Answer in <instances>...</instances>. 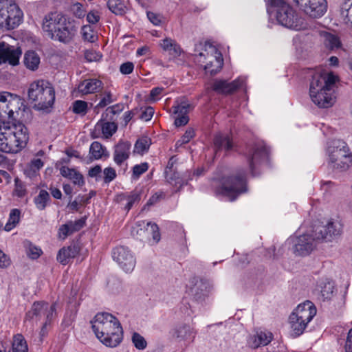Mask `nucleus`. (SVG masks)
<instances>
[{
  "label": "nucleus",
  "instance_id": "15",
  "mask_svg": "<svg viewBox=\"0 0 352 352\" xmlns=\"http://www.w3.org/2000/svg\"><path fill=\"white\" fill-rule=\"evenodd\" d=\"M21 54L20 47H16L5 42L0 43V64L8 63L14 66L17 65Z\"/></svg>",
  "mask_w": 352,
  "mask_h": 352
},
{
  "label": "nucleus",
  "instance_id": "53",
  "mask_svg": "<svg viewBox=\"0 0 352 352\" xmlns=\"http://www.w3.org/2000/svg\"><path fill=\"white\" fill-rule=\"evenodd\" d=\"M71 10L75 16L82 19L86 14V10L83 8L80 3H75L71 7Z\"/></svg>",
  "mask_w": 352,
  "mask_h": 352
},
{
  "label": "nucleus",
  "instance_id": "36",
  "mask_svg": "<svg viewBox=\"0 0 352 352\" xmlns=\"http://www.w3.org/2000/svg\"><path fill=\"white\" fill-rule=\"evenodd\" d=\"M96 126H100L102 133L105 138H111L117 131V124L113 122H102V121L97 123Z\"/></svg>",
  "mask_w": 352,
  "mask_h": 352
},
{
  "label": "nucleus",
  "instance_id": "38",
  "mask_svg": "<svg viewBox=\"0 0 352 352\" xmlns=\"http://www.w3.org/2000/svg\"><path fill=\"white\" fill-rule=\"evenodd\" d=\"M21 211L19 209H12L10 211L9 219L3 230L9 232L12 230L19 222Z\"/></svg>",
  "mask_w": 352,
  "mask_h": 352
},
{
  "label": "nucleus",
  "instance_id": "46",
  "mask_svg": "<svg viewBox=\"0 0 352 352\" xmlns=\"http://www.w3.org/2000/svg\"><path fill=\"white\" fill-rule=\"evenodd\" d=\"M131 340L135 347L138 350H144L147 346V342L144 338L137 332L133 333Z\"/></svg>",
  "mask_w": 352,
  "mask_h": 352
},
{
  "label": "nucleus",
  "instance_id": "13",
  "mask_svg": "<svg viewBox=\"0 0 352 352\" xmlns=\"http://www.w3.org/2000/svg\"><path fill=\"white\" fill-rule=\"evenodd\" d=\"M112 257L126 272L134 269L135 260L127 248L120 246L114 248Z\"/></svg>",
  "mask_w": 352,
  "mask_h": 352
},
{
  "label": "nucleus",
  "instance_id": "24",
  "mask_svg": "<svg viewBox=\"0 0 352 352\" xmlns=\"http://www.w3.org/2000/svg\"><path fill=\"white\" fill-rule=\"evenodd\" d=\"M273 339V334L270 331H256V333L250 337L248 344L252 349H256L261 346L267 345Z\"/></svg>",
  "mask_w": 352,
  "mask_h": 352
},
{
  "label": "nucleus",
  "instance_id": "37",
  "mask_svg": "<svg viewBox=\"0 0 352 352\" xmlns=\"http://www.w3.org/2000/svg\"><path fill=\"white\" fill-rule=\"evenodd\" d=\"M106 148L102 146L99 142H94L89 148V153L91 157L94 160H99L103 155L109 156V154H105Z\"/></svg>",
  "mask_w": 352,
  "mask_h": 352
},
{
  "label": "nucleus",
  "instance_id": "64",
  "mask_svg": "<svg viewBox=\"0 0 352 352\" xmlns=\"http://www.w3.org/2000/svg\"><path fill=\"white\" fill-rule=\"evenodd\" d=\"M344 349L345 352H352V328L347 334Z\"/></svg>",
  "mask_w": 352,
  "mask_h": 352
},
{
  "label": "nucleus",
  "instance_id": "54",
  "mask_svg": "<svg viewBox=\"0 0 352 352\" xmlns=\"http://www.w3.org/2000/svg\"><path fill=\"white\" fill-rule=\"evenodd\" d=\"M165 175L166 179L168 182L170 184L175 182V185L177 184H179L181 186L184 184L182 179L179 178L177 173L169 172L168 170H166Z\"/></svg>",
  "mask_w": 352,
  "mask_h": 352
},
{
  "label": "nucleus",
  "instance_id": "51",
  "mask_svg": "<svg viewBox=\"0 0 352 352\" xmlns=\"http://www.w3.org/2000/svg\"><path fill=\"white\" fill-rule=\"evenodd\" d=\"M195 136V131L193 129H188L185 133L182 135L180 140L176 142V146H182V144H187Z\"/></svg>",
  "mask_w": 352,
  "mask_h": 352
},
{
  "label": "nucleus",
  "instance_id": "33",
  "mask_svg": "<svg viewBox=\"0 0 352 352\" xmlns=\"http://www.w3.org/2000/svg\"><path fill=\"white\" fill-rule=\"evenodd\" d=\"M334 283L332 281H327L322 283L318 299L323 302L330 300L334 295Z\"/></svg>",
  "mask_w": 352,
  "mask_h": 352
},
{
  "label": "nucleus",
  "instance_id": "7",
  "mask_svg": "<svg viewBox=\"0 0 352 352\" xmlns=\"http://www.w3.org/2000/svg\"><path fill=\"white\" fill-rule=\"evenodd\" d=\"M28 99L37 110H47L55 100V91L48 82L38 80L32 82L28 89Z\"/></svg>",
  "mask_w": 352,
  "mask_h": 352
},
{
  "label": "nucleus",
  "instance_id": "10",
  "mask_svg": "<svg viewBox=\"0 0 352 352\" xmlns=\"http://www.w3.org/2000/svg\"><path fill=\"white\" fill-rule=\"evenodd\" d=\"M293 1L300 10L313 19L320 18L327 12L326 0H293Z\"/></svg>",
  "mask_w": 352,
  "mask_h": 352
},
{
  "label": "nucleus",
  "instance_id": "21",
  "mask_svg": "<svg viewBox=\"0 0 352 352\" xmlns=\"http://www.w3.org/2000/svg\"><path fill=\"white\" fill-rule=\"evenodd\" d=\"M131 144L128 141L120 140L114 147L113 160L115 163L120 166L124 161L129 159Z\"/></svg>",
  "mask_w": 352,
  "mask_h": 352
},
{
  "label": "nucleus",
  "instance_id": "5",
  "mask_svg": "<svg viewBox=\"0 0 352 352\" xmlns=\"http://www.w3.org/2000/svg\"><path fill=\"white\" fill-rule=\"evenodd\" d=\"M267 12L271 14L276 12V17L279 24L289 29L300 30L307 27L304 19L283 0H266Z\"/></svg>",
  "mask_w": 352,
  "mask_h": 352
},
{
  "label": "nucleus",
  "instance_id": "25",
  "mask_svg": "<svg viewBox=\"0 0 352 352\" xmlns=\"http://www.w3.org/2000/svg\"><path fill=\"white\" fill-rule=\"evenodd\" d=\"M80 252L78 244L74 243L67 248H61L57 255V261L63 265L69 263L71 258L76 257Z\"/></svg>",
  "mask_w": 352,
  "mask_h": 352
},
{
  "label": "nucleus",
  "instance_id": "4",
  "mask_svg": "<svg viewBox=\"0 0 352 352\" xmlns=\"http://www.w3.org/2000/svg\"><path fill=\"white\" fill-rule=\"evenodd\" d=\"M29 140L27 127L22 123L4 124V131L1 132L0 151L14 153L23 148Z\"/></svg>",
  "mask_w": 352,
  "mask_h": 352
},
{
  "label": "nucleus",
  "instance_id": "16",
  "mask_svg": "<svg viewBox=\"0 0 352 352\" xmlns=\"http://www.w3.org/2000/svg\"><path fill=\"white\" fill-rule=\"evenodd\" d=\"M193 286L191 287V293L194 299L199 302H203L212 291L213 285L210 280L195 277L192 280Z\"/></svg>",
  "mask_w": 352,
  "mask_h": 352
},
{
  "label": "nucleus",
  "instance_id": "19",
  "mask_svg": "<svg viewBox=\"0 0 352 352\" xmlns=\"http://www.w3.org/2000/svg\"><path fill=\"white\" fill-rule=\"evenodd\" d=\"M292 313L297 319L308 324L316 314V308L311 301L307 300L300 304Z\"/></svg>",
  "mask_w": 352,
  "mask_h": 352
},
{
  "label": "nucleus",
  "instance_id": "18",
  "mask_svg": "<svg viewBox=\"0 0 352 352\" xmlns=\"http://www.w3.org/2000/svg\"><path fill=\"white\" fill-rule=\"evenodd\" d=\"M322 38V49L327 54L336 53L342 48L340 38L328 32H322L320 34Z\"/></svg>",
  "mask_w": 352,
  "mask_h": 352
},
{
  "label": "nucleus",
  "instance_id": "27",
  "mask_svg": "<svg viewBox=\"0 0 352 352\" xmlns=\"http://www.w3.org/2000/svg\"><path fill=\"white\" fill-rule=\"evenodd\" d=\"M60 173L63 177L72 180L74 184L81 186L85 183L82 175L74 168L63 166L60 168Z\"/></svg>",
  "mask_w": 352,
  "mask_h": 352
},
{
  "label": "nucleus",
  "instance_id": "55",
  "mask_svg": "<svg viewBox=\"0 0 352 352\" xmlns=\"http://www.w3.org/2000/svg\"><path fill=\"white\" fill-rule=\"evenodd\" d=\"M103 174L104 182L107 184L113 180L116 177V170L111 167L104 168L103 170Z\"/></svg>",
  "mask_w": 352,
  "mask_h": 352
},
{
  "label": "nucleus",
  "instance_id": "50",
  "mask_svg": "<svg viewBox=\"0 0 352 352\" xmlns=\"http://www.w3.org/2000/svg\"><path fill=\"white\" fill-rule=\"evenodd\" d=\"M190 107V105L188 103H187L186 101H182L180 104L173 107V113L178 115H187Z\"/></svg>",
  "mask_w": 352,
  "mask_h": 352
},
{
  "label": "nucleus",
  "instance_id": "35",
  "mask_svg": "<svg viewBox=\"0 0 352 352\" xmlns=\"http://www.w3.org/2000/svg\"><path fill=\"white\" fill-rule=\"evenodd\" d=\"M108 8L116 15H123L126 13V6L123 0H108Z\"/></svg>",
  "mask_w": 352,
  "mask_h": 352
},
{
  "label": "nucleus",
  "instance_id": "47",
  "mask_svg": "<svg viewBox=\"0 0 352 352\" xmlns=\"http://www.w3.org/2000/svg\"><path fill=\"white\" fill-rule=\"evenodd\" d=\"M86 219L87 217L85 216L75 221H69L67 222L72 234L79 231L85 226Z\"/></svg>",
  "mask_w": 352,
  "mask_h": 352
},
{
  "label": "nucleus",
  "instance_id": "26",
  "mask_svg": "<svg viewBox=\"0 0 352 352\" xmlns=\"http://www.w3.org/2000/svg\"><path fill=\"white\" fill-rule=\"evenodd\" d=\"M214 146L216 150V153L222 149L229 151L232 148V142L228 134L218 133L213 139Z\"/></svg>",
  "mask_w": 352,
  "mask_h": 352
},
{
  "label": "nucleus",
  "instance_id": "34",
  "mask_svg": "<svg viewBox=\"0 0 352 352\" xmlns=\"http://www.w3.org/2000/svg\"><path fill=\"white\" fill-rule=\"evenodd\" d=\"M340 15L344 23L352 28V0H344L341 4Z\"/></svg>",
  "mask_w": 352,
  "mask_h": 352
},
{
  "label": "nucleus",
  "instance_id": "63",
  "mask_svg": "<svg viewBox=\"0 0 352 352\" xmlns=\"http://www.w3.org/2000/svg\"><path fill=\"white\" fill-rule=\"evenodd\" d=\"M189 118L187 115H178L175 120L176 126H182L186 125L188 122Z\"/></svg>",
  "mask_w": 352,
  "mask_h": 352
},
{
  "label": "nucleus",
  "instance_id": "60",
  "mask_svg": "<svg viewBox=\"0 0 352 352\" xmlns=\"http://www.w3.org/2000/svg\"><path fill=\"white\" fill-rule=\"evenodd\" d=\"M154 113V109L151 107H147L141 113L140 118L145 121H148L151 119Z\"/></svg>",
  "mask_w": 352,
  "mask_h": 352
},
{
  "label": "nucleus",
  "instance_id": "29",
  "mask_svg": "<svg viewBox=\"0 0 352 352\" xmlns=\"http://www.w3.org/2000/svg\"><path fill=\"white\" fill-rule=\"evenodd\" d=\"M102 82L98 79H87L82 82L78 86L80 92L87 94L98 91L102 86Z\"/></svg>",
  "mask_w": 352,
  "mask_h": 352
},
{
  "label": "nucleus",
  "instance_id": "12",
  "mask_svg": "<svg viewBox=\"0 0 352 352\" xmlns=\"http://www.w3.org/2000/svg\"><path fill=\"white\" fill-rule=\"evenodd\" d=\"M269 151L265 144L263 142H258L254 145L249 151L248 156V162L249 168L253 177L258 174L256 173V167L263 161L267 159Z\"/></svg>",
  "mask_w": 352,
  "mask_h": 352
},
{
  "label": "nucleus",
  "instance_id": "31",
  "mask_svg": "<svg viewBox=\"0 0 352 352\" xmlns=\"http://www.w3.org/2000/svg\"><path fill=\"white\" fill-rule=\"evenodd\" d=\"M164 50L168 51L173 57H178L182 53L180 46L173 39L166 38L162 41L160 44Z\"/></svg>",
  "mask_w": 352,
  "mask_h": 352
},
{
  "label": "nucleus",
  "instance_id": "41",
  "mask_svg": "<svg viewBox=\"0 0 352 352\" xmlns=\"http://www.w3.org/2000/svg\"><path fill=\"white\" fill-rule=\"evenodd\" d=\"M50 199L49 193L45 190H41L38 195L34 198V204L38 210H43L47 206Z\"/></svg>",
  "mask_w": 352,
  "mask_h": 352
},
{
  "label": "nucleus",
  "instance_id": "39",
  "mask_svg": "<svg viewBox=\"0 0 352 352\" xmlns=\"http://www.w3.org/2000/svg\"><path fill=\"white\" fill-rule=\"evenodd\" d=\"M24 248L28 257L32 259L38 258L43 253L41 249L34 245L31 241L25 240L23 242Z\"/></svg>",
  "mask_w": 352,
  "mask_h": 352
},
{
  "label": "nucleus",
  "instance_id": "20",
  "mask_svg": "<svg viewBox=\"0 0 352 352\" xmlns=\"http://www.w3.org/2000/svg\"><path fill=\"white\" fill-rule=\"evenodd\" d=\"M243 80L239 78L231 82L223 80H217L214 82L212 89L219 94H231L243 86Z\"/></svg>",
  "mask_w": 352,
  "mask_h": 352
},
{
  "label": "nucleus",
  "instance_id": "59",
  "mask_svg": "<svg viewBox=\"0 0 352 352\" xmlns=\"http://www.w3.org/2000/svg\"><path fill=\"white\" fill-rule=\"evenodd\" d=\"M123 109L124 104L122 103L116 104L115 105L108 107L106 109V114L107 116H108L109 113L113 115L118 114L120 112H122Z\"/></svg>",
  "mask_w": 352,
  "mask_h": 352
},
{
  "label": "nucleus",
  "instance_id": "30",
  "mask_svg": "<svg viewBox=\"0 0 352 352\" xmlns=\"http://www.w3.org/2000/svg\"><path fill=\"white\" fill-rule=\"evenodd\" d=\"M23 63L28 69L35 71L40 64V57L36 52L28 51L24 55Z\"/></svg>",
  "mask_w": 352,
  "mask_h": 352
},
{
  "label": "nucleus",
  "instance_id": "43",
  "mask_svg": "<svg viewBox=\"0 0 352 352\" xmlns=\"http://www.w3.org/2000/svg\"><path fill=\"white\" fill-rule=\"evenodd\" d=\"M7 92L0 94V120L9 118V104L8 102V97L6 96Z\"/></svg>",
  "mask_w": 352,
  "mask_h": 352
},
{
  "label": "nucleus",
  "instance_id": "45",
  "mask_svg": "<svg viewBox=\"0 0 352 352\" xmlns=\"http://www.w3.org/2000/svg\"><path fill=\"white\" fill-rule=\"evenodd\" d=\"M82 35L85 41L90 43L95 42L98 38V36L94 32L93 28L89 25L82 26Z\"/></svg>",
  "mask_w": 352,
  "mask_h": 352
},
{
  "label": "nucleus",
  "instance_id": "57",
  "mask_svg": "<svg viewBox=\"0 0 352 352\" xmlns=\"http://www.w3.org/2000/svg\"><path fill=\"white\" fill-rule=\"evenodd\" d=\"M148 20L155 25H160L162 21V16L159 14L153 12H147L146 13Z\"/></svg>",
  "mask_w": 352,
  "mask_h": 352
},
{
  "label": "nucleus",
  "instance_id": "23",
  "mask_svg": "<svg viewBox=\"0 0 352 352\" xmlns=\"http://www.w3.org/2000/svg\"><path fill=\"white\" fill-rule=\"evenodd\" d=\"M313 102L320 108H329L335 102V98L330 91H317L310 94Z\"/></svg>",
  "mask_w": 352,
  "mask_h": 352
},
{
  "label": "nucleus",
  "instance_id": "2",
  "mask_svg": "<svg viewBox=\"0 0 352 352\" xmlns=\"http://www.w3.org/2000/svg\"><path fill=\"white\" fill-rule=\"evenodd\" d=\"M43 30L51 39L67 44L75 36L78 27L74 20L54 12L45 16Z\"/></svg>",
  "mask_w": 352,
  "mask_h": 352
},
{
  "label": "nucleus",
  "instance_id": "58",
  "mask_svg": "<svg viewBox=\"0 0 352 352\" xmlns=\"http://www.w3.org/2000/svg\"><path fill=\"white\" fill-rule=\"evenodd\" d=\"M134 69V65L132 62H126L120 67V72L124 75L131 74Z\"/></svg>",
  "mask_w": 352,
  "mask_h": 352
},
{
  "label": "nucleus",
  "instance_id": "1",
  "mask_svg": "<svg viewBox=\"0 0 352 352\" xmlns=\"http://www.w3.org/2000/svg\"><path fill=\"white\" fill-rule=\"evenodd\" d=\"M91 322L96 337L105 346L113 348L122 342V328L119 320L112 314L98 313Z\"/></svg>",
  "mask_w": 352,
  "mask_h": 352
},
{
  "label": "nucleus",
  "instance_id": "14",
  "mask_svg": "<svg viewBox=\"0 0 352 352\" xmlns=\"http://www.w3.org/2000/svg\"><path fill=\"white\" fill-rule=\"evenodd\" d=\"M315 234H308L300 235L296 237L294 241V253L298 256H306L309 254L316 247Z\"/></svg>",
  "mask_w": 352,
  "mask_h": 352
},
{
  "label": "nucleus",
  "instance_id": "28",
  "mask_svg": "<svg viewBox=\"0 0 352 352\" xmlns=\"http://www.w3.org/2000/svg\"><path fill=\"white\" fill-rule=\"evenodd\" d=\"M6 96L8 97L9 111L8 112L9 118H12L14 113H18L21 108L24 109L23 100L19 96L10 93H6Z\"/></svg>",
  "mask_w": 352,
  "mask_h": 352
},
{
  "label": "nucleus",
  "instance_id": "9",
  "mask_svg": "<svg viewBox=\"0 0 352 352\" xmlns=\"http://www.w3.org/2000/svg\"><path fill=\"white\" fill-rule=\"evenodd\" d=\"M56 316V303L49 305L45 302H35L32 306L31 309L27 312L25 320L32 321L40 320L42 317L45 318V320L52 321Z\"/></svg>",
  "mask_w": 352,
  "mask_h": 352
},
{
  "label": "nucleus",
  "instance_id": "40",
  "mask_svg": "<svg viewBox=\"0 0 352 352\" xmlns=\"http://www.w3.org/2000/svg\"><path fill=\"white\" fill-rule=\"evenodd\" d=\"M327 91L324 89V82L323 76H315L313 77L310 83L309 95L311 94H316L317 91Z\"/></svg>",
  "mask_w": 352,
  "mask_h": 352
},
{
  "label": "nucleus",
  "instance_id": "3",
  "mask_svg": "<svg viewBox=\"0 0 352 352\" xmlns=\"http://www.w3.org/2000/svg\"><path fill=\"white\" fill-rule=\"evenodd\" d=\"M212 188L217 195L227 197L230 201L235 200L241 194L248 191L245 171L238 170L221 179H213Z\"/></svg>",
  "mask_w": 352,
  "mask_h": 352
},
{
  "label": "nucleus",
  "instance_id": "32",
  "mask_svg": "<svg viewBox=\"0 0 352 352\" xmlns=\"http://www.w3.org/2000/svg\"><path fill=\"white\" fill-rule=\"evenodd\" d=\"M294 316H296V315L292 313L289 316V321L292 331V335L295 337H297L303 333L307 324Z\"/></svg>",
  "mask_w": 352,
  "mask_h": 352
},
{
  "label": "nucleus",
  "instance_id": "6",
  "mask_svg": "<svg viewBox=\"0 0 352 352\" xmlns=\"http://www.w3.org/2000/svg\"><path fill=\"white\" fill-rule=\"evenodd\" d=\"M327 162L330 168L343 172L352 165V153L347 144L341 140H333L327 148Z\"/></svg>",
  "mask_w": 352,
  "mask_h": 352
},
{
  "label": "nucleus",
  "instance_id": "8",
  "mask_svg": "<svg viewBox=\"0 0 352 352\" xmlns=\"http://www.w3.org/2000/svg\"><path fill=\"white\" fill-rule=\"evenodd\" d=\"M23 13L14 0H0V28L7 30L17 28Z\"/></svg>",
  "mask_w": 352,
  "mask_h": 352
},
{
  "label": "nucleus",
  "instance_id": "52",
  "mask_svg": "<svg viewBox=\"0 0 352 352\" xmlns=\"http://www.w3.org/2000/svg\"><path fill=\"white\" fill-rule=\"evenodd\" d=\"M147 227L150 228L149 231L152 233L153 239L155 243H158L160 240V233L158 226L155 223L151 221L147 222ZM148 228H147V230Z\"/></svg>",
  "mask_w": 352,
  "mask_h": 352
},
{
  "label": "nucleus",
  "instance_id": "42",
  "mask_svg": "<svg viewBox=\"0 0 352 352\" xmlns=\"http://www.w3.org/2000/svg\"><path fill=\"white\" fill-rule=\"evenodd\" d=\"M151 143V140L147 137L138 139L135 144L134 153L143 154L148 150Z\"/></svg>",
  "mask_w": 352,
  "mask_h": 352
},
{
  "label": "nucleus",
  "instance_id": "22",
  "mask_svg": "<svg viewBox=\"0 0 352 352\" xmlns=\"http://www.w3.org/2000/svg\"><path fill=\"white\" fill-rule=\"evenodd\" d=\"M141 199V191L135 190L130 193H122L116 197V201L121 204L124 210L129 212L135 203Z\"/></svg>",
  "mask_w": 352,
  "mask_h": 352
},
{
  "label": "nucleus",
  "instance_id": "49",
  "mask_svg": "<svg viewBox=\"0 0 352 352\" xmlns=\"http://www.w3.org/2000/svg\"><path fill=\"white\" fill-rule=\"evenodd\" d=\"M148 168V165L146 162L134 166L133 168V178L138 179L141 175L145 173Z\"/></svg>",
  "mask_w": 352,
  "mask_h": 352
},
{
  "label": "nucleus",
  "instance_id": "61",
  "mask_svg": "<svg viewBox=\"0 0 352 352\" xmlns=\"http://www.w3.org/2000/svg\"><path fill=\"white\" fill-rule=\"evenodd\" d=\"M100 19V14L97 11H91L87 14V21L91 24L97 23Z\"/></svg>",
  "mask_w": 352,
  "mask_h": 352
},
{
  "label": "nucleus",
  "instance_id": "62",
  "mask_svg": "<svg viewBox=\"0 0 352 352\" xmlns=\"http://www.w3.org/2000/svg\"><path fill=\"white\" fill-rule=\"evenodd\" d=\"M10 258L0 250V268H5L10 265Z\"/></svg>",
  "mask_w": 352,
  "mask_h": 352
},
{
  "label": "nucleus",
  "instance_id": "44",
  "mask_svg": "<svg viewBox=\"0 0 352 352\" xmlns=\"http://www.w3.org/2000/svg\"><path fill=\"white\" fill-rule=\"evenodd\" d=\"M13 352H28V345L21 335L14 337L12 344Z\"/></svg>",
  "mask_w": 352,
  "mask_h": 352
},
{
  "label": "nucleus",
  "instance_id": "56",
  "mask_svg": "<svg viewBox=\"0 0 352 352\" xmlns=\"http://www.w3.org/2000/svg\"><path fill=\"white\" fill-rule=\"evenodd\" d=\"M323 79L324 82V89L331 91L332 86L336 82V77L332 74H329L327 76H323Z\"/></svg>",
  "mask_w": 352,
  "mask_h": 352
},
{
  "label": "nucleus",
  "instance_id": "48",
  "mask_svg": "<svg viewBox=\"0 0 352 352\" xmlns=\"http://www.w3.org/2000/svg\"><path fill=\"white\" fill-rule=\"evenodd\" d=\"M73 111L76 114L85 115L87 111V102L83 100H76L73 103Z\"/></svg>",
  "mask_w": 352,
  "mask_h": 352
},
{
  "label": "nucleus",
  "instance_id": "11",
  "mask_svg": "<svg viewBox=\"0 0 352 352\" xmlns=\"http://www.w3.org/2000/svg\"><path fill=\"white\" fill-rule=\"evenodd\" d=\"M342 225L338 220H330L326 225L318 226L314 230L316 238L318 240L331 241L342 234Z\"/></svg>",
  "mask_w": 352,
  "mask_h": 352
},
{
  "label": "nucleus",
  "instance_id": "17",
  "mask_svg": "<svg viewBox=\"0 0 352 352\" xmlns=\"http://www.w3.org/2000/svg\"><path fill=\"white\" fill-rule=\"evenodd\" d=\"M172 337L176 339L178 342H193L196 331L190 325L184 323L176 325L170 331Z\"/></svg>",
  "mask_w": 352,
  "mask_h": 352
}]
</instances>
